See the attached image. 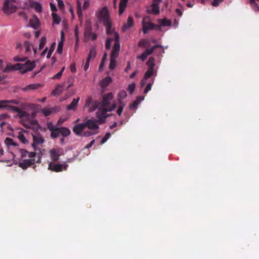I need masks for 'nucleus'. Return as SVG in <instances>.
<instances>
[{"instance_id": "obj_48", "label": "nucleus", "mask_w": 259, "mask_h": 259, "mask_svg": "<svg viewBox=\"0 0 259 259\" xmlns=\"http://www.w3.org/2000/svg\"><path fill=\"white\" fill-rule=\"evenodd\" d=\"M136 88V84L135 83H132L128 85L127 91L131 94H132L135 90Z\"/></svg>"}, {"instance_id": "obj_54", "label": "nucleus", "mask_w": 259, "mask_h": 259, "mask_svg": "<svg viewBox=\"0 0 259 259\" xmlns=\"http://www.w3.org/2000/svg\"><path fill=\"white\" fill-rule=\"evenodd\" d=\"M62 73L59 72L58 73H57L56 75L53 76L52 77V79H59L62 76Z\"/></svg>"}, {"instance_id": "obj_19", "label": "nucleus", "mask_w": 259, "mask_h": 259, "mask_svg": "<svg viewBox=\"0 0 259 259\" xmlns=\"http://www.w3.org/2000/svg\"><path fill=\"white\" fill-rule=\"evenodd\" d=\"M146 18H144L143 20V31L146 34L149 30L153 29L154 27V25L150 22L146 21Z\"/></svg>"}, {"instance_id": "obj_45", "label": "nucleus", "mask_w": 259, "mask_h": 259, "mask_svg": "<svg viewBox=\"0 0 259 259\" xmlns=\"http://www.w3.org/2000/svg\"><path fill=\"white\" fill-rule=\"evenodd\" d=\"M60 135L59 128H57L55 130L51 132V137L55 138L59 137Z\"/></svg>"}, {"instance_id": "obj_38", "label": "nucleus", "mask_w": 259, "mask_h": 259, "mask_svg": "<svg viewBox=\"0 0 259 259\" xmlns=\"http://www.w3.org/2000/svg\"><path fill=\"white\" fill-rule=\"evenodd\" d=\"M158 22L161 26H170L171 24L170 20L167 19L159 20Z\"/></svg>"}, {"instance_id": "obj_61", "label": "nucleus", "mask_w": 259, "mask_h": 259, "mask_svg": "<svg viewBox=\"0 0 259 259\" xmlns=\"http://www.w3.org/2000/svg\"><path fill=\"white\" fill-rule=\"evenodd\" d=\"M50 8L53 12H56L57 11V8L55 4L53 3L50 4Z\"/></svg>"}, {"instance_id": "obj_32", "label": "nucleus", "mask_w": 259, "mask_h": 259, "mask_svg": "<svg viewBox=\"0 0 259 259\" xmlns=\"http://www.w3.org/2000/svg\"><path fill=\"white\" fill-rule=\"evenodd\" d=\"M95 102H93V99L91 96L88 97L85 100L84 109L88 108V111H89V108L93 107V105Z\"/></svg>"}, {"instance_id": "obj_33", "label": "nucleus", "mask_w": 259, "mask_h": 259, "mask_svg": "<svg viewBox=\"0 0 259 259\" xmlns=\"http://www.w3.org/2000/svg\"><path fill=\"white\" fill-rule=\"evenodd\" d=\"M30 25L34 28H36L39 26L38 19L36 16H33L30 20Z\"/></svg>"}, {"instance_id": "obj_11", "label": "nucleus", "mask_w": 259, "mask_h": 259, "mask_svg": "<svg viewBox=\"0 0 259 259\" xmlns=\"http://www.w3.org/2000/svg\"><path fill=\"white\" fill-rule=\"evenodd\" d=\"M162 0H153L152 4L147 8V12L153 15H158L159 13V4Z\"/></svg>"}, {"instance_id": "obj_53", "label": "nucleus", "mask_w": 259, "mask_h": 259, "mask_svg": "<svg viewBox=\"0 0 259 259\" xmlns=\"http://www.w3.org/2000/svg\"><path fill=\"white\" fill-rule=\"evenodd\" d=\"M224 0H214L212 3V5L213 6H218Z\"/></svg>"}, {"instance_id": "obj_24", "label": "nucleus", "mask_w": 259, "mask_h": 259, "mask_svg": "<svg viewBox=\"0 0 259 259\" xmlns=\"http://www.w3.org/2000/svg\"><path fill=\"white\" fill-rule=\"evenodd\" d=\"M5 144L8 147L9 149H11V148L13 147L14 148L17 149L18 145L17 143L15 142L13 139L10 138H7L5 140Z\"/></svg>"}, {"instance_id": "obj_51", "label": "nucleus", "mask_w": 259, "mask_h": 259, "mask_svg": "<svg viewBox=\"0 0 259 259\" xmlns=\"http://www.w3.org/2000/svg\"><path fill=\"white\" fill-rule=\"evenodd\" d=\"M90 0H83V9L87 10L90 7Z\"/></svg>"}, {"instance_id": "obj_18", "label": "nucleus", "mask_w": 259, "mask_h": 259, "mask_svg": "<svg viewBox=\"0 0 259 259\" xmlns=\"http://www.w3.org/2000/svg\"><path fill=\"white\" fill-rule=\"evenodd\" d=\"M51 159L54 161H57L62 153V150L60 148L52 149L49 151Z\"/></svg>"}, {"instance_id": "obj_16", "label": "nucleus", "mask_w": 259, "mask_h": 259, "mask_svg": "<svg viewBox=\"0 0 259 259\" xmlns=\"http://www.w3.org/2000/svg\"><path fill=\"white\" fill-rule=\"evenodd\" d=\"M158 47L163 48V47L162 46H160V45H155V46L153 47L150 49H147V50H146L144 52L141 54V55L138 56L137 58L143 61H145V59L148 57V56L151 55L154 52L155 49L156 48H158Z\"/></svg>"}, {"instance_id": "obj_50", "label": "nucleus", "mask_w": 259, "mask_h": 259, "mask_svg": "<svg viewBox=\"0 0 259 259\" xmlns=\"http://www.w3.org/2000/svg\"><path fill=\"white\" fill-rule=\"evenodd\" d=\"M111 134L110 133H107L105 136L102 139L101 143L102 144L105 143L110 137Z\"/></svg>"}, {"instance_id": "obj_29", "label": "nucleus", "mask_w": 259, "mask_h": 259, "mask_svg": "<svg viewBox=\"0 0 259 259\" xmlns=\"http://www.w3.org/2000/svg\"><path fill=\"white\" fill-rule=\"evenodd\" d=\"M128 0H120L119 3V14L121 15L125 11Z\"/></svg>"}, {"instance_id": "obj_4", "label": "nucleus", "mask_w": 259, "mask_h": 259, "mask_svg": "<svg viewBox=\"0 0 259 259\" xmlns=\"http://www.w3.org/2000/svg\"><path fill=\"white\" fill-rule=\"evenodd\" d=\"M116 38H114L112 40V41L114 42L113 48L111 52L110 57V62L109 65V68L110 69H113L116 67V58L118 57L119 54V51L120 50V44L119 42V36L115 34Z\"/></svg>"}, {"instance_id": "obj_63", "label": "nucleus", "mask_w": 259, "mask_h": 259, "mask_svg": "<svg viewBox=\"0 0 259 259\" xmlns=\"http://www.w3.org/2000/svg\"><path fill=\"white\" fill-rule=\"evenodd\" d=\"M95 140H93L89 144L87 145L86 146H85V148H90V147H91L93 144L95 143Z\"/></svg>"}, {"instance_id": "obj_39", "label": "nucleus", "mask_w": 259, "mask_h": 259, "mask_svg": "<svg viewBox=\"0 0 259 259\" xmlns=\"http://www.w3.org/2000/svg\"><path fill=\"white\" fill-rule=\"evenodd\" d=\"M15 67H16V64L14 65H12L11 64H7L6 67L5 68H4V66H3V69H1V70L4 72L9 71L10 70H17V69H16L15 68Z\"/></svg>"}, {"instance_id": "obj_10", "label": "nucleus", "mask_w": 259, "mask_h": 259, "mask_svg": "<svg viewBox=\"0 0 259 259\" xmlns=\"http://www.w3.org/2000/svg\"><path fill=\"white\" fill-rule=\"evenodd\" d=\"M15 155L12 152H4V149L0 147V162H8L13 160Z\"/></svg>"}, {"instance_id": "obj_8", "label": "nucleus", "mask_w": 259, "mask_h": 259, "mask_svg": "<svg viewBox=\"0 0 259 259\" xmlns=\"http://www.w3.org/2000/svg\"><path fill=\"white\" fill-rule=\"evenodd\" d=\"M127 97L126 92L124 90L120 91L117 94L118 108L116 110L117 114L120 116L122 114L123 109L125 105L122 100Z\"/></svg>"}, {"instance_id": "obj_30", "label": "nucleus", "mask_w": 259, "mask_h": 259, "mask_svg": "<svg viewBox=\"0 0 259 259\" xmlns=\"http://www.w3.org/2000/svg\"><path fill=\"white\" fill-rule=\"evenodd\" d=\"M112 79L111 77L107 76L103 78L100 82V85L103 88H106L107 87L111 82Z\"/></svg>"}, {"instance_id": "obj_42", "label": "nucleus", "mask_w": 259, "mask_h": 259, "mask_svg": "<svg viewBox=\"0 0 259 259\" xmlns=\"http://www.w3.org/2000/svg\"><path fill=\"white\" fill-rule=\"evenodd\" d=\"M150 46V41L145 39H142L139 42V46L147 47Z\"/></svg>"}, {"instance_id": "obj_56", "label": "nucleus", "mask_w": 259, "mask_h": 259, "mask_svg": "<svg viewBox=\"0 0 259 259\" xmlns=\"http://www.w3.org/2000/svg\"><path fill=\"white\" fill-rule=\"evenodd\" d=\"M58 5L60 9H63L64 7V3L62 0H58Z\"/></svg>"}, {"instance_id": "obj_12", "label": "nucleus", "mask_w": 259, "mask_h": 259, "mask_svg": "<svg viewBox=\"0 0 259 259\" xmlns=\"http://www.w3.org/2000/svg\"><path fill=\"white\" fill-rule=\"evenodd\" d=\"M2 10L6 14L10 15L16 12V7L9 1H7L4 3Z\"/></svg>"}, {"instance_id": "obj_59", "label": "nucleus", "mask_w": 259, "mask_h": 259, "mask_svg": "<svg viewBox=\"0 0 259 259\" xmlns=\"http://www.w3.org/2000/svg\"><path fill=\"white\" fill-rule=\"evenodd\" d=\"M90 61V60L89 59H87V60L85 64V65L84 66V71H87L88 70V69L89 68Z\"/></svg>"}, {"instance_id": "obj_36", "label": "nucleus", "mask_w": 259, "mask_h": 259, "mask_svg": "<svg viewBox=\"0 0 259 259\" xmlns=\"http://www.w3.org/2000/svg\"><path fill=\"white\" fill-rule=\"evenodd\" d=\"M77 13L78 16V17L80 19H81L82 17V8H81V3L80 1H77Z\"/></svg>"}, {"instance_id": "obj_14", "label": "nucleus", "mask_w": 259, "mask_h": 259, "mask_svg": "<svg viewBox=\"0 0 259 259\" xmlns=\"http://www.w3.org/2000/svg\"><path fill=\"white\" fill-rule=\"evenodd\" d=\"M67 166V164H56L53 162H50L49 164V169L56 171L59 172L63 170L66 169Z\"/></svg>"}, {"instance_id": "obj_60", "label": "nucleus", "mask_w": 259, "mask_h": 259, "mask_svg": "<svg viewBox=\"0 0 259 259\" xmlns=\"http://www.w3.org/2000/svg\"><path fill=\"white\" fill-rule=\"evenodd\" d=\"M19 16L23 17V19L26 20V21H27L28 20V17L27 16H26V15L25 14V13L24 12H20L19 13Z\"/></svg>"}, {"instance_id": "obj_58", "label": "nucleus", "mask_w": 259, "mask_h": 259, "mask_svg": "<svg viewBox=\"0 0 259 259\" xmlns=\"http://www.w3.org/2000/svg\"><path fill=\"white\" fill-rule=\"evenodd\" d=\"M9 117V115L8 114L4 113L0 115V120H3Z\"/></svg>"}, {"instance_id": "obj_62", "label": "nucleus", "mask_w": 259, "mask_h": 259, "mask_svg": "<svg viewBox=\"0 0 259 259\" xmlns=\"http://www.w3.org/2000/svg\"><path fill=\"white\" fill-rule=\"evenodd\" d=\"M14 59L16 61H21V62H23V61L25 60V58H19L18 57H15Z\"/></svg>"}, {"instance_id": "obj_64", "label": "nucleus", "mask_w": 259, "mask_h": 259, "mask_svg": "<svg viewBox=\"0 0 259 259\" xmlns=\"http://www.w3.org/2000/svg\"><path fill=\"white\" fill-rule=\"evenodd\" d=\"M70 69H71V71L72 72H75V71H76V67H75V64H72L71 65Z\"/></svg>"}, {"instance_id": "obj_6", "label": "nucleus", "mask_w": 259, "mask_h": 259, "mask_svg": "<svg viewBox=\"0 0 259 259\" xmlns=\"http://www.w3.org/2000/svg\"><path fill=\"white\" fill-rule=\"evenodd\" d=\"M86 129L84 123H81L75 125L73 131L76 135L82 137H89L97 133V132L86 131Z\"/></svg>"}, {"instance_id": "obj_26", "label": "nucleus", "mask_w": 259, "mask_h": 259, "mask_svg": "<svg viewBox=\"0 0 259 259\" xmlns=\"http://www.w3.org/2000/svg\"><path fill=\"white\" fill-rule=\"evenodd\" d=\"M34 163V160L32 159H25L19 163V166L23 169H26Z\"/></svg>"}, {"instance_id": "obj_20", "label": "nucleus", "mask_w": 259, "mask_h": 259, "mask_svg": "<svg viewBox=\"0 0 259 259\" xmlns=\"http://www.w3.org/2000/svg\"><path fill=\"white\" fill-rule=\"evenodd\" d=\"M15 109L12 110V111L16 112L18 114V116L22 119H28L29 118V114L25 111L21 110L20 109L14 106Z\"/></svg>"}, {"instance_id": "obj_27", "label": "nucleus", "mask_w": 259, "mask_h": 259, "mask_svg": "<svg viewBox=\"0 0 259 259\" xmlns=\"http://www.w3.org/2000/svg\"><path fill=\"white\" fill-rule=\"evenodd\" d=\"M79 99V98L74 99L71 102V103L67 106V109L68 110H75L76 107L77 106Z\"/></svg>"}, {"instance_id": "obj_22", "label": "nucleus", "mask_w": 259, "mask_h": 259, "mask_svg": "<svg viewBox=\"0 0 259 259\" xmlns=\"http://www.w3.org/2000/svg\"><path fill=\"white\" fill-rule=\"evenodd\" d=\"M26 135H27V131L19 129L18 132L17 137L22 143L26 144L28 142L26 137Z\"/></svg>"}, {"instance_id": "obj_23", "label": "nucleus", "mask_w": 259, "mask_h": 259, "mask_svg": "<svg viewBox=\"0 0 259 259\" xmlns=\"http://www.w3.org/2000/svg\"><path fill=\"white\" fill-rule=\"evenodd\" d=\"M65 83L58 84L55 89L51 92V95L53 96H58L60 95L64 91Z\"/></svg>"}, {"instance_id": "obj_2", "label": "nucleus", "mask_w": 259, "mask_h": 259, "mask_svg": "<svg viewBox=\"0 0 259 259\" xmlns=\"http://www.w3.org/2000/svg\"><path fill=\"white\" fill-rule=\"evenodd\" d=\"M148 69L145 73L143 79L141 81V87L142 88L146 83L147 86L144 91V94H147L151 90L152 85L155 80V77L157 75V69L154 68L155 66V59L153 57L149 58L147 62Z\"/></svg>"}, {"instance_id": "obj_31", "label": "nucleus", "mask_w": 259, "mask_h": 259, "mask_svg": "<svg viewBox=\"0 0 259 259\" xmlns=\"http://www.w3.org/2000/svg\"><path fill=\"white\" fill-rule=\"evenodd\" d=\"M134 24L133 22V18L132 17H128L127 21L126 23H125L122 27L123 31H126L128 30L130 27H131Z\"/></svg>"}, {"instance_id": "obj_21", "label": "nucleus", "mask_w": 259, "mask_h": 259, "mask_svg": "<svg viewBox=\"0 0 259 259\" xmlns=\"http://www.w3.org/2000/svg\"><path fill=\"white\" fill-rule=\"evenodd\" d=\"M56 46V43L54 42L52 44L51 47L49 49L48 48H46L40 54V56L41 57L44 56L47 54V58L48 59L50 58L54 51L55 48Z\"/></svg>"}, {"instance_id": "obj_52", "label": "nucleus", "mask_w": 259, "mask_h": 259, "mask_svg": "<svg viewBox=\"0 0 259 259\" xmlns=\"http://www.w3.org/2000/svg\"><path fill=\"white\" fill-rule=\"evenodd\" d=\"M47 127H48V129L51 132H52L53 131H54L57 128L55 127V126L53 124V123L51 122H48L47 123Z\"/></svg>"}, {"instance_id": "obj_46", "label": "nucleus", "mask_w": 259, "mask_h": 259, "mask_svg": "<svg viewBox=\"0 0 259 259\" xmlns=\"http://www.w3.org/2000/svg\"><path fill=\"white\" fill-rule=\"evenodd\" d=\"M64 41V40H60V41L58 44L57 49V52L59 54H61L62 52Z\"/></svg>"}, {"instance_id": "obj_43", "label": "nucleus", "mask_w": 259, "mask_h": 259, "mask_svg": "<svg viewBox=\"0 0 259 259\" xmlns=\"http://www.w3.org/2000/svg\"><path fill=\"white\" fill-rule=\"evenodd\" d=\"M96 55V51L94 48H92L90 50L89 56L87 59H89L90 60L91 59H92L94 58Z\"/></svg>"}, {"instance_id": "obj_34", "label": "nucleus", "mask_w": 259, "mask_h": 259, "mask_svg": "<svg viewBox=\"0 0 259 259\" xmlns=\"http://www.w3.org/2000/svg\"><path fill=\"white\" fill-rule=\"evenodd\" d=\"M30 5L31 8L34 9L37 12H41L42 7L40 3L37 2H31Z\"/></svg>"}, {"instance_id": "obj_13", "label": "nucleus", "mask_w": 259, "mask_h": 259, "mask_svg": "<svg viewBox=\"0 0 259 259\" xmlns=\"http://www.w3.org/2000/svg\"><path fill=\"white\" fill-rule=\"evenodd\" d=\"M21 122L23 125L27 128L36 127V130H37L40 128L37 121L31 120L30 117L28 119L21 120Z\"/></svg>"}, {"instance_id": "obj_44", "label": "nucleus", "mask_w": 259, "mask_h": 259, "mask_svg": "<svg viewBox=\"0 0 259 259\" xmlns=\"http://www.w3.org/2000/svg\"><path fill=\"white\" fill-rule=\"evenodd\" d=\"M47 39L45 37H42L40 38V42L39 44L38 50L42 49L46 44Z\"/></svg>"}, {"instance_id": "obj_7", "label": "nucleus", "mask_w": 259, "mask_h": 259, "mask_svg": "<svg viewBox=\"0 0 259 259\" xmlns=\"http://www.w3.org/2000/svg\"><path fill=\"white\" fill-rule=\"evenodd\" d=\"M35 66L34 62L28 61L25 63H19L16 64L15 68L17 70H20L21 73H25L28 71H31Z\"/></svg>"}, {"instance_id": "obj_37", "label": "nucleus", "mask_w": 259, "mask_h": 259, "mask_svg": "<svg viewBox=\"0 0 259 259\" xmlns=\"http://www.w3.org/2000/svg\"><path fill=\"white\" fill-rule=\"evenodd\" d=\"M59 131L60 135H62L64 137L68 136L70 134V130L67 127H63L59 128Z\"/></svg>"}, {"instance_id": "obj_3", "label": "nucleus", "mask_w": 259, "mask_h": 259, "mask_svg": "<svg viewBox=\"0 0 259 259\" xmlns=\"http://www.w3.org/2000/svg\"><path fill=\"white\" fill-rule=\"evenodd\" d=\"M116 107V105L114 103L110 107L105 108L102 106H98V111L96 113L97 121L99 123H103L105 119L108 116V112L114 110Z\"/></svg>"}, {"instance_id": "obj_1", "label": "nucleus", "mask_w": 259, "mask_h": 259, "mask_svg": "<svg viewBox=\"0 0 259 259\" xmlns=\"http://www.w3.org/2000/svg\"><path fill=\"white\" fill-rule=\"evenodd\" d=\"M97 17L100 21L102 22L107 27V34L108 38L105 44V47L109 49L111 47V41L114 38H116L115 34L119 36L118 34L111 28V21L108 9L107 7H104L97 12Z\"/></svg>"}, {"instance_id": "obj_35", "label": "nucleus", "mask_w": 259, "mask_h": 259, "mask_svg": "<svg viewBox=\"0 0 259 259\" xmlns=\"http://www.w3.org/2000/svg\"><path fill=\"white\" fill-rule=\"evenodd\" d=\"M39 87L40 85L38 84H30L23 88L22 90L24 91H31L37 89Z\"/></svg>"}, {"instance_id": "obj_41", "label": "nucleus", "mask_w": 259, "mask_h": 259, "mask_svg": "<svg viewBox=\"0 0 259 259\" xmlns=\"http://www.w3.org/2000/svg\"><path fill=\"white\" fill-rule=\"evenodd\" d=\"M20 152L22 156H28L29 157H33L35 156L36 154L35 152H28L25 150H21Z\"/></svg>"}, {"instance_id": "obj_57", "label": "nucleus", "mask_w": 259, "mask_h": 259, "mask_svg": "<svg viewBox=\"0 0 259 259\" xmlns=\"http://www.w3.org/2000/svg\"><path fill=\"white\" fill-rule=\"evenodd\" d=\"M252 9L255 12H258L259 11V6L257 4H252Z\"/></svg>"}, {"instance_id": "obj_40", "label": "nucleus", "mask_w": 259, "mask_h": 259, "mask_svg": "<svg viewBox=\"0 0 259 259\" xmlns=\"http://www.w3.org/2000/svg\"><path fill=\"white\" fill-rule=\"evenodd\" d=\"M53 24H59L61 22V18L56 13H52Z\"/></svg>"}, {"instance_id": "obj_15", "label": "nucleus", "mask_w": 259, "mask_h": 259, "mask_svg": "<svg viewBox=\"0 0 259 259\" xmlns=\"http://www.w3.org/2000/svg\"><path fill=\"white\" fill-rule=\"evenodd\" d=\"M33 142L32 144V146L35 150H37V147L38 145L43 144L45 142L42 137L39 134L33 135Z\"/></svg>"}, {"instance_id": "obj_17", "label": "nucleus", "mask_w": 259, "mask_h": 259, "mask_svg": "<svg viewBox=\"0 0 259 259\" xmlns=\"http://www.w3.org/2000/svg\"><path fill=\"white\" fill-rule=\"evenodd\" d=\"M97 120H93L92 119H89L87 120L85 122H84L85 125V127L89 130L91 131V132H93V131L97 130L99 128V126L97 124Z\"/></svg>"}, {"instance_id": "obj_55", "label": "nucleus", "mask_w": 259, "mask_h": 259, "mask_svg": "<svg viewBox=\"0 0 259 259\" xmlns=\"http://www.w3.org/2000/svg\"><path fill=\"white\" fill-rule=\"evenodd\" d=\"M66 120H67V118H62V117H61L58 120V121L57 122V124L58 125H60V124H62Z\"/></svg>"}, {"instance_id": "obj_28", "label": "nucleus", "mask_w": 259, "mask_h": 259, "mask_svg": "<svg viewBox=\"0 0 259 259\" xmlns=\"http://www.w3.org/2000/svg\"><path fill=\"white\" fill-rule=\"evenodd\" d=\"M144 100V97H138L136 100L130 105V108L132 109H136L139 104Z\"/></svg>"}, {"instance_id": "obj_49", "label": "nucleus", "mask_w": 259, "mask_h": 259, "mask_svg": "<svg viewBox=\"0 0 259 259\" xmlns=\"http://www.w3.org/2000/svg\"><path fill=\"white\" fill-rule=\"evenodd\" d=\"M54 111L53 108L49 109H45L42 110V113L44 114L45 116H48L51 114Z\"/></svg>"}, {"instance_id": "obj_25", "label": "nucleus", "mask_w": 259, "mask_h": 259, "mask_svg": "<svg viewBox=\"0 0 259 259\" xmlns=\"http://www.w3.org/2000/svg\"><path fill=\"white\" fill-rule=\"evenodd\" d=\"M25 51L26 53H29L31 51V49H33V56H35L37 52V50L33 47L32 44L29 41H25L24 44Z\"/></svg>"}, {"instance_id": "obj_9", "label": "nucleus", "mask_w": 259, "mask_h": 259, "mask_svg": "<svg viewBox=\"0 0 259 259\" xmlns=\"http://www.w3.org/2000/svg\"><path fill=\"white\" fill-rule=\"evenodd\" d=\"M19 101L17 100H0V110H8L12 111L15 109L12 105H18Z\"/></svg>"}, {"instance_id": "obj_5", "label": "nucleus", "mask_w": 259, "mask_h": 259, "mask_svg": "<svg viewBox=\"0 0 259 259\" xmlns=\"http://www.w3.org/2000/svg\"><path fill=\"white\" fill-rule=\"evenodd\" d=\"M114 97L113 94L112 93H109L105 95L103 98L102 102H95L93 105V107L89 108V112H91L94 111L98 106H102L105 108H109L111 101Z\"/></svg>"}, {"instance_id": "obj_47", "label": "nucleus", "mask_w": 259, "mask_h": 259, "mask_svg": "<svg viewBox=\"0 0 259 259\" xmlns=\"http://www.w3.org/2000/svg\"><path fill=\"white\" fill-rule=\"evenodd\" d=\"M85 37H88L89 39H91L92 40H95L97 38V35L94 33H85Z\"/></svg>"}]
</instances>
